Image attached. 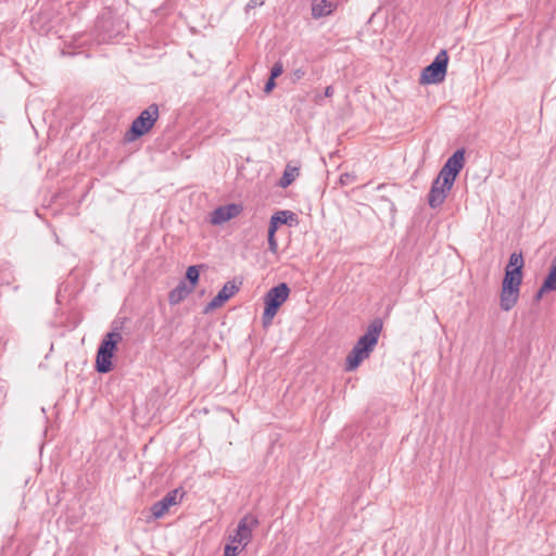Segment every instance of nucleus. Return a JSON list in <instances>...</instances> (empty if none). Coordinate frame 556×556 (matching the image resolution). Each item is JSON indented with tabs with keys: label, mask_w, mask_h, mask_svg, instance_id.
Masks as SVG:
<instances>
[{
	"label": "nucleus",
	"mask_w": 556,
	"mask_h": 556,
	"mask_svg": "<svg viewBox=\"0 0 556 556\" xmlns=\"http://www.w3.org/2000/svg\"><path fill=\"white\" fill-rule=\"evenodd\" d=\"M546 292H547V291H542V287H541V288L539 289V291H538L536 295H535L536 300L541 299V298H542V295H543L544 293H546Z\"/></svg>",
	"instance_id": "30"
},
{
	"label": "nucleus",
	"mask_w": 556,
	"mask_h": 556,
	"mask_svg": "<svg viewBox=\"0 0 556 556\" xmlns=\"http://www.w3.org/2000/svg\"><path fill=\"white\" fill-rule=\"evenodd\" d=\"M238 290L239 287L233 281L226 282L213 300L206 304L204 312L208 313L219 308L226 301L233 296Z\"/></svg>",
	"instance_id": "11"
},
{
	"label": "nucleus",
	"mask_w": 556,
	"mask_h": 556,
	"mask_svg": "<svg viewBox=\"0 0 556 556\" xmlns=\"http://www.w3.org/2000/svg\"><path fill=\"white\" fill-rule=\"evenodd\" d=\"M265 2V0H250L247 4V11L251 10V9H255L256 7H261L263 5Z\"/></svg>",
	"instance_id": "26"
},
{
	"label": "nucleus",
	"mask_w": 556,
	"mask_h": 556,
	"mask_svg": "<svg viewBox=\"0 0 556 556\" xmlns=\"http://www.w3.org/2000/svg\"><path fill=\"white\" fill-rule=\"evenodd\" d=\"M356 179H357V176L355 173H343L340 176L339 182L342 186H349V185L355 182Z\"/></svg>",
	"instance_id": "21"
},
{
	"label": "nucleus",
	"mask_w": 556,
	"mask_h": 556,
	"mask_svg": "<svg viewBox=\"0 0 556 556\" xmlns=\"http://www.w3.org/2000/svg\"><path fill=\"white\" fill-rule=\"evenodd\" d=\"M542 291H556V264L553 263L548 275L542 283Z\"/></svg>",
	"instance_id": "16"
},
{
	"label": "nucleus",
	"mask_w": 556,
	"mask_h": 556,
	"mask_svg": "<svg viewBox=\"0 0 556 556\" xmlns=\"http://www.w3.org/2000/svg\"><path fill=\"white\" fill-rule=\"evenodd\" d=\"M275 87H276L275 78L269 77V79L265 84L264 92L268 94L274 90Z\"/></svg>",
	"instance_id": "25"
},
{
	"label": "nucleus",
	"mask_w": 556,
	"mask_h": 556,
	"mask_svg": "<svg viewBox=\"0 0 556 556\" xmlns=\"http://www.w3.org/2000/svg\"><path fill=\"white\" fill-rule=\"evenodd\" d=\"M216 208H229V210H232V208H241V207L239 205L235 204V203H230V204H226V205H219Z\"/></svg>",
	"instance_id": "28"
},
{
	"label": "nucleus",
	"mask_w": 556,
	"mask_h": 556,
	"mask_svg": "<svg viewBox=\"0 0 556 556\" xmlns=\"http://www.w3.org/2000/svg\"><path fill=\"white\" fill-rule=\"evenodd\" d=\"M244 546L242 544L238 543H229L225 546L224 555L225 556H237Z\"/></svg>",
	"instance_id": "20"
},
{
	"label": "nucleus",
	"mask_w": 556,
	"mask_h": 556,
	"mask_svg": "<svg viewBox=\"0 0 556 556\" xmlns=\"http://www.w3.org/2000/svg\"><path fill=\"white\" fill-rule=\"evenodd\" d=\"M332 94H333V88H332V86H328L325 89V97L330 98V97H332Z\"/></svg>",
	"instance_id": "29"
},
{
	"label": "nucleus",
	"mask_w": 556,
	"mask_h": 556,
	"mask_svg": "<svg viewBox=\"0 0 556 556\" xmlns=\"http://www.w3.org/2000/svg\"><path fill=\"white\" fill-rule=\"evenodd\" d=\"M258 520L253 515H245L238 523L233 534L229 535L231 543L242 544L247 546L252 539V531L257 527Z\"/></svg>",
	"instance_id": "8"
},
{
	"label": "nucleus",
	"mask_w": 556,
	"mask_h": 556,
	"mask_svg": "<svg viewBox=\"0 0 556 556\" xmlns=\"http://www.w3.org/2000/svg\"><path fill=\"white\" fill-rule=\"evenodd\" d=\"M523 264L522 254L515 252L510 254L509 262L505 269H518L519 271H522Z\"/></svg>",
	"instance_id": "18"
},
{
	"label": "nucleus",
	"mask_w": 556,
	"mask_h": 556,
	"mask_svg": "<svg viewBox=\"0 0 556 556\" xmlns=\"http://www.w3.org/2000/svg\"><path fill=\"white\" fill-rule=\"evenodd\" d=\"M287 225L293 226L294 224H298V216L296 214L289 211V214L287 213Z\"/></svg>",
	"instance_id": "27"
},
{
	"label": "nucleus",
	"mask_w": 556,
	"mask_h": 556,
	"mask_svg": "<svg viewBox=\"0 0 556 556\" xmlns=\"http://www.w3.org/2000/svg\"><path fill=\"white\" fill-rule=\"evenodd\" d=\"M200 277L199 266L191 265L187 268L186 271V279L189 281L190 286L192 287V290H194V287L197 286Z\"/></svg>",
	"instance_id": "19"
},
{
	"label": "nucleus",
	"mask_w": 556,
	"mask_h": 556,
	"mask_svg": "<svg viewBox=\"0 0 556 556\" xmlns=\"http://www.w3.org/2000/svg\"><path fill=\"white\" fill-rule=\"evenodd\" d=\"M465 164V151L463 149L456 150L443 165L439 174L444 178L445 185H454L457 175L463 169Z\"/></svg>",
	"instance_id": "7"
},
{
	"label": "nucleus",
	"mask_w": 556,
	"mask_h": 556,
	"mask_svg": "<svg viewBox=\"0 0 556 556\" xmlns=\"http://www.w3.org/2000/svg\"><path fill=\"white\" fill-rule=\"evenodd\" d=\"M181 497L182 493H180L178 489H175L168 492L162 500L155 502L151 507L154 518L163 517L168 511L169 507L179 503Z\"/></svg>",
	"instance_id": "10"
},
{
	"label": "nucleus",
	"mask_w": 556,
	"mask_h": 556,
	"mask_svg": "<svg viewBox=\"0 0 556 556\" xmlns=\"http://www.w3.org/2000/svg\"><path fill=\"white\" fill-rule=\"evenodd\" d=\"M305 76V71L303 68H295L290 74V79L293 84L298 83Z\"/></svg>",
	"instance_id": "24"
},
{
	"label": "nucleus",
	"mask_w": 556,
	"mask_h": 556,
	"mask_svg": "<svg viewBox=\"0 0 556 556\" xmlns=\"http://www.w3.org/2000/svg\"><path fill=\"white\" fill-rule=\"evenodd\" d=\"M287 213L289 211H277L270 218L271 222H276L277 226L283 225L287 223Z\"/></svg>",
	"instance_id": "22"
},
{
	"label": "nucleus",
	"mask_w": 556,
	"mask_h": 556,
	"mask_svg": "<svg viewBox=\"0 0 556 556\" xmlns=\"http://www.w3.org/2000/svg\"><path fill=\"white\" fill-rule=\"evenodd\" d=\"M157 118L159 106L157 104L152 103L134 119L130 128L125 132L124 140L126 142H131L144 136L152 129Z\"/></svg>",
	"instance_id": "3"
},
{
	"label": "nucleus",
	"mask_w": 556,
	"mask_h": 556,
	"mask_svg": "<svg viewBox=\"0 0 556 556\" xmlns=\"http://www.w3.org/2000/svg\"><path fill=\"white\" fill-rule=\"evenodd\" d=\"M240 211H213L207 220L212 225H222L238 216Z\"/></svg>",
	"instance_id": "15"
},
{
	"label": "nucleus",
	"mask_w": 556,
	"mask_h": 556,
	"mask_svg": "<svg viewBox=\"0 0 556 556\" xmlns=\"http://www.w3.org/2000/svg\"><path fill=\"white\" fill-rule=\"evenodd\" d=\"M192 287H188L185 281H180L168 294V301L172 305H176L184 301L191 292Z\"/></svg>",
	"instance_id": "13"
},
{
	"label": "nucleus",
	"mask_w": 556,
	"mask_h": 556,
	"mask_svg": "<svg viewBox=\"0 0 556 556\" xmlns=\"http://www.w3.org/2000/svg\"><path fill=\"white\" fill-rule=\"evenodd\" d=\"M277 229H278V226H277L276 222L270 220L269 228H268V249L274 254H276L278 251V242L275 238V233H276Z\"/></svg>",
	"instance_id": "17"
},
{
	"label": "nucleus",
	"mask_w": 556,
	"mask_h": 556,
	"mask_svg": "<svg viewBox=\"0 0 556 556\" xmlns=\"http://www.w3.org/2000/svg\"><path fill=\"white\" fill-rule=\"evenodd\" d=\"M283 73V65L280 61L276 62L274 66L270 70V76L271 78H277Z\"/></svg>",
	"instance_id": "23"
},
{
	"label": "nucleus",
	"mask_w": 556,
	"mask_h": 556,
	"mask_svg": "<svg viewBox=\"0 0 556 556\" xmlns=\"http://www.w3.org/2000/svg\"><path fill=\"white\" fill-rule=\"evenodd\" d=\"M123 340L118 327H114L108 332L101 341L97 351L96 369L100 374H108L113 369L112 358L117 349V344Z\"/></svg>",
	"instance_id": "2"
},
{
	"label": "nucleus",
	"mask_w": 556,
	"mask_h": 556,
	"mask_svg": "<svg viewBox=\"0 0 556 556\" xmlns=\"http://www.w3.org/2000/svg\"><path fill=\"white\" fill-rule=\"evenodd\" d=\"M321 99H323L321 96H316V99H315L316 103L320 104Z\"/></svg>",
	"instance_id": "31"
},
{
	"label": "nucleus",
	"mask_w": 556,
	"mask_h": 556,
	"mask_svg": "<svg viewBox=\"0 0 556 556\" xmlns=\"http://www.w3.org/2000/svg\"><path fill=\"white\" fill-rule=\"evenodd\" d=\"M444 181V178H442L441 174H439L432 182L430 192L428 194V203L432 208L443 204L453 187V185H445Z\"/></svg>",
	"instance_id": "9"
},
{
	"label": "nucleus",
	"mask_w": 556,
	"mask_h": 556,
	"mask_svg": "<svg viewBox=\"0 0 556 556\" xmlns=\"http://www.w3.org/2000/svg\"><path fill=\"white\" fill-rule=\"evenodd\" d=\"M521 282L522 271L518 269H505L501 291V308L503 311L508 312L516 305Z\"/></svg>",
	"instance_id": "4"
},
{
	"label": "nucleus",
	"mask_w": 556,
	"mask_h": 556,
	"mask_svg": "<svg viewBox=\"0 0 556 556\" xmlns=\"http://www.w3.org/2000/svg\"><path fill=\"white\" fill-rule=\"evenodd\" d=\"M337 7L334 0H313L312 14L314 17H323L331 14Z\"/></svg>",
	"instance_id": "12"
},
{
	"label": "nucleus",
	"mask_w": 556,
	"mask_h": 556,
	"mask_svg": "<svg viewBox=\"0 0 556 556\" xmlns=\"http://www.w3.org/2000/svg\"><path fill=\"white\" fill-rule=\"evenodd\" d=\"M381 330L382 320L380 318H376L369 324L365 334L357 340L352 351L346 356L345 369L348 371H353L364 359L369 357L378 343Z\"/></svg>",
	"instance_id": "1"
},
{
	"label": "nucleus",
	"mask_w": 556,
	"mask_h": 556,
	"mask_svg": "<svg viewBox=\"0 0 556 556\" xmlns=\"http://www.w3.org/2000/svg\"><path fill=\"white\" fill-rule=\"evenodd\" d=\"M299 175L300 167L289 163L287 164L278 185L281 188H287L299 177Z\"/></svg>",
	"instance_id": "14"
},
{
	"label": "nucleus",
	"mask_w": 556,
	"mask_h": 556,
	"mask_svg": "<svg viewBox=\"0 0 556 556\" xmlns=\"http://www.w3.org/2000/svg\"><path fill=\"white\" fill-rule=\"evenodd\" d=\"M448 55L446 50H441L434 60L422 70L421 84H439L442 83L446 75Z\"/></svg>",
	"instance_id": "6"
},
{
	"label": "nucleus",
	"mask_w": 556,
	"mask_h": 556,
	"mask_svg": "<svg viewBox=\"0 0 556 556\" xmlns=\"http://www.w3.org/2000/svg\"><path fill=\"white\" fill-rule=\"evenodd\" d=\"M290 293V289L287 283L281 282L278 286L269 289L264 298V313L262 321L264 327H268L275 315L277 314L280 306L287 301Z\"/></svg>",
	"instance_id": "5"
}]
</instances>
